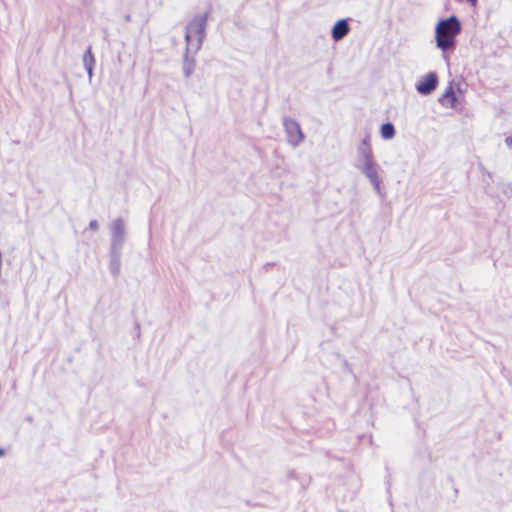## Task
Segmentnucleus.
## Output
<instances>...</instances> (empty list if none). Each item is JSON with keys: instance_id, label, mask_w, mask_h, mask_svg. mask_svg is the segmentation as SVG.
I'll return each mask as SVG.
<instances>
[{"instance_id": "17", "label": "nucleus", "mask_w": 512, "mask_h": 512, "mask_svg": "<svg viewBox=\"0 0 512 512\" xmlns=\"http://www.w3.org/2000/svg\"><path fill=\"white\" fill-rule=\"evenodd\" d=\"M4 455H5V451H4V449H1V448H0V458H1V457H3Z\"/></svg>"}, {"instance_id": "5", "label": "nucleus", "mask_w": 512, "mask_h": 512, "mask_svg": "<svg viewBox=\"0 0 512 512\" xmlns=\"http://www.w3.org/2000/svg\"><path fill=\"white\" fill-rule=\"evenodd\" d=\"M283 127L286 133L287 142L293 146H299L305 139V135L300 127V124L292 118L283 119Z\"/></svg>"}, {"instance_id": "3", "label": "nucleus", "mask_w": 512, "mask_h": 512, "mask_svg": "<svg viewBox=\"0 0 512 512\" xmlns=\"http://www.w3.org/2000/svg\"><path fill=\"white\" fill-rule=\"evenodd\" d=\"M355 166L369 180L374 191L380 195L382 182L380 176L381 167L375 161L374 157L361 162H356Z\"/></svg>"}, {"instance_id": "16", "label": "nucleus", "mask_w": 512, "mask_h": 512, "mask_svg": "<svg viewBox=\"0 0 512 512\" xmlns=\"http://www.w3.org/2000/svg\"><path fill=\"white\" fill-rule=\"evenodd\" d=\"M506 145L512 149V136L507 137L505 140Z\"/></svg>"}, {"instance_id": "12", "label": "nucleus", "mask_w": 512, "mask_h": 512, "mask_svg": "<svg viewBox=\"0 0 512 512\" xmlns=\"http://www.w3.org/2000/svg\"><path fill=\"white\" fill-rule=\"evenodd\" d=\"M396 134L394 125L390 122L384 123L380 128V135L383 140H391Z\"/></svg>"}, {"instance_id": "14", "label": "nucleus", "mask_w": 512, "mask_h": 512, "mask_svg": "<svg viewBox=\"0 0 512 512\" xmlns=\"http://www.w3.org/2000/svg\"><path fill=\"white\" fill-rule=\"evenodd\" d=\"M89 228L93 231H97L99 229V223L97 220H91L89 223Z\"/></svg>"}, {"instance_id": "11", "label": "nucleus", "mask_w": 512, "mask_h": 512, "mask_svg": "<svg viewBox=\"0 0 512 512\" xmlns=\"http://www.w3.org/2000/svg\"><path fill=\"white\" fill-rule=\"evenodd\" d=\"M195 55H193L192 53H187V51L185 50V56H184V59H183V66H182V69H183V74L185 77H190L194 70H195V58H194Z\"/></svg>"}, {"instance_id": "9", "label": "nucleus", "mask_w": 512, "mask_h": 512, "mask_svg": "<svg viewBox=\"0 0 512 512\" xmlns=\"http://www.w3.org/2000/svg\"><path fill=\"white\" fill-rule=\"evenodd\" d=\"M439 102L442 106L454 108L457 103V97L454 92L453 86L449 85V87L446 89L445 93L442 95V97L439 99Z\"/></svg>"}, {"instance_id": "10", "label": "nucleus", "mask_w": 512, "mask_h": 512, "mask_svg": "<svg viewBox=\"0 0 512 512\" xmlns=\"http://www.w3.org/2000/svg\"><path fill=\"white\" fill-rule=\"evenodd\" d=\"M121 266V250L110 249V272L117 276Z\"/></svg>"}, {"instance_id": "13", "label": "nucleus", "mask_w": 512, "mask_h": 512, "mask_svg": "<svg viewBox=\"0 0 512 512\" xmlns=\"http://www.w3.org/2000/svg\"><path fill=\"white\" fill-rule=\"evenodd\" d=\"M83 65L85 68L94 67L95 65V59L90 48L85 52L83 56Z\"/></svg>"}, {"instance_id": "2", "label": "nucleus", "mask_w": 512, "mask_h": 512, "mask_svg": "<svg viewBox=\"0 0 512 512\" xmlns=\"http://www.w3.org/2000/svg\"><path fill=\"white\" fill-rule=\"evenodd\" d=\"M462 30L459 19L452 15L447 19L438 21L435 26L436 46L445 52L455 45L456 37Z\"/></svg>"}, {"instance_id": "6", "label": "nucleus", "mask_w": 512, "mask_h": 512, "mask_svg": "<svg viewBox=\"0 0 512 512\" xmlns=\"http://www.w3.org/2000/svg\"><path fill=\"white\" fill-rule=\"evenodd\" d=\"M438 84V77L436 73L430 72L421 77L416 83V90L422 95H428L435 90Z\"/></svg>"}, {"instance_id": "8", "label": "nucleus", "mask_w": 512, "mask_h": 512, "mask_svg": "<svg viewBox=\"0 0 512 512\" xmlns=\"http://www.w3.org/2000/svg\"><path fill=\"white\" fill-rule=\"evenodd\" d=\"M349 31L350 27L347 20L341 19L333 26L331 35L334 41H340L349 33Z\"/></svg>"}, {"instance_id": "4", "label": "nucleus", "mask_w": 512, "mask_h": 512, "mask_svg": "<svg viewBox=\"0 0 512 512\" xmlns=\"http://www.w3.org/2000/svg\"><path fill=\"white\" fill-rule=\"evenodd\" d=\"M111 235V250H122L126 239V223L121 217L114 219L109 226Z\"/></svg>"}, {"instance_id": "7", "label": "nucleus", "mask_w": 512, "mask_h": 512, "mask_svg": "<svg viewBox=\"0 0 512 512\" xmlns=\"http://www.w3.org/2000/svg\"><path fill=\"white\" fill-rule=\"evenodd\" d=\"M374 157L373 150L370 142V137L366 136L360 142L357 147V160L356 162H361L363 160H367Z\"/></svg>"}, {"instance_id": "15", "label": "nucleus", "mask_w": 512, "mask_h": 512, "mask_svg": "<svg viewBox=\"0 0 512 512\" xmlns=\"http://www.w3.org/2000/svg\"><path fill=\"white\" fill-rule=\"evenodd\" d=\"M93 68H94V67H86V68H85V69H86V71H87V74H88V77H89V79H90V80H91V79H92V77H93Z\"/></svg>"}, {"instance_id": "1", "label": "nucleus", "mask_w": 512, "mask_h": 512, "mask_svg": "<svg viewBox=\"0 0 512 512\" xmlns=\"http://www.w3.org/2000/svg\"><path fill=\"white\" fill-rule=\"evenodd\" d=\"M208 13L196 14L186 25L185 42L187 53H196L201 49L206 37Z\"/></svg>"}]
</instances>
